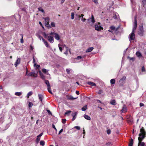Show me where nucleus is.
Instances as JSON below:
<instances>
[{
    "instance_id": "1",
    "label": "nucleus",
    "mask_w": 146,
    "mask_h": 146,
    "mask_svg": "<svg viewBox=\"0 0 146 146\" xmlns=\"http://www.w3.org/2000/svg\"><path fill=\"white\" fill-rule=\"evenodd\" d=\"M145 133L143 127L141 129L138 137V146H144L145 143L141 141L145 137Z\"/></svg>"
},
{
    "instance_id": "2",
    "label": "nucleus",
    "mask_w": 146,
    "mask_h": 146,
    "mask_svg": "<svg viewBox=\"0 0 146 146\" xmlns=\"http://www.w3.org/2000/svg\"><path fill=\"white\" fill-rule=\"evenodd\" d=\"M94 27L95 30L98 31H101V30L103 29V28L101 26L100 23L99 22L95 24Z\"/></svg>"
},
{
    "instance_id": "3",
    "label": "nucleus",
    "mask_w": 146,
    "mask_h": 146,
    "mask_svg": "<svg viewBox=\"0 0 146 146\" xmlns=\"http://www.w3.org/2000/svg\"><path fill=\"white\" fill-rule=\"evenodd\" d=\"M87 20L88 21V23L89 24L91 25H93L95 22V20L94 16L93 15H92L91 17L88 19Z\"/></svg>"
},
{
    "instance_id": "4",
    "label": "nucleus",
    "mask_w": 146,
    "mask_h": 146,
    "mask_svg": "<svg viewBox=\"0 0 146 146\" xmlns=\"http://www.w3.org/2000/svg\"><path fill=\"white\" fill-rule=\"evenodd\" d=\"M134 31H132L131 33L129 36V39L130 41L134 40L135 38V35L134 34Z\"/></svg>"
},
{
    "instance_id": "5",
    "label": "nucleus",
    "mask_w": 146,
    "mask_h": 146,
    "mask_svg": "<svg viewBox=\"0 0 146 146\" xmlns=\"http://www.w3.org/2000/svg\"><path fill=\"white\" fill-rule=\"evenodd\" d=\"M136 16H135V20H134V22L133 24V31H133L135 32V30H136V29L137 25V22L136 20Z\"/></svg>"
},
{
    "instance_id": "6",
    "label": "nucleus",
    "mask_w": 146,
    "mask_h": 146,
    "mask_svg": "<svg viewBox=\"0 0 146 146\" xmlns=\"http://www.w3.org/2000/svg\"><path fill=\"white\" fill-rule=\"evenodd\" d=\"M48 41L51 43H52L54 41L53 37L49 35L48 36Z\"/></svg>"
},
{
    "instance_id": "7",
    "label": "nucleus",
    "mask_w": 146,
    "mask_h": 146,
    "mask_svg": "<svg viewBox=\"0 0 146 146\" xmlns=\"http://www.w3.org/2000/svg\"><path fill=\"white\" fill-rule=\"evenodd\" d=\"M21 59L20 58H17V60L16 62H15L14 65L16 67L20 63Z\"/></svg>"
},
{
    "instance_id": "8",
    "label": "nucleus",
    "mask_w": 146,
    "mask_h": 146,
    "mask_svg": "<svg viewBox=\"0 0 146 146\" xmlns=\"http://www.w3.org/2000/svg\"><path fill=\"white\" fill-rule=\"evenodd\" d=\"M54 36L55 38L57 40H58L60 39V36L59 35L56 33H54Z\"/></svg>"
},
{
    "instance_id": "9",
    "label": "nucleus",
    "mask_w": 146,
    "mask_h": 146,
    "mask_svg": "<svg viewBox=\"0 0 146 146\" xmlns=\"http://www.w3.org/2000/svg\"><path fill=\"white\" fill-rule=\"evenodd\" d=\"M127 108L126 106L124 105L122 108V109L121 110V112L123 113L127 111Z\"/></svg>"
},
{
    "instance_id": "10",
    "label": "nucleus",
    "mask_w": 146,
    "mask_h": 146,
    "mask_svg": "<svg viewBox=\"0 0 146 146\" xmlns=\"http://www.w3.org/2000/svg\"><path fill=\"white\" fill-rule=\"evenodd\" d=\"M87 83L90 85L92 86H96V84L95 83L92 82H87Z\"/></svg>"
},
{
    "instance_id": "11",
    "label": "nucleus",
    "mask_w": 146,
    "mask_h": 146,
    "mask_svg": "<svg viewBox=\"0 0 146 146\" xmlns=\"http://www.w3.org/2000/svg\"><path fill=\"white\" fill-rule=\"evenodd\" d=\"M42 41L47 47H49V45L48 42L46 41L44 39H42Z\"/></svg>"
},
{
    "instance_id": "12",
    "label": "nucleus",
    "mask_w": 146,
    "mask_h": 146,
    "mask_svg": "<svg viewBox=\"0 0 146 146\" xmlns=\"http://www.w3.org/2000/svg\"><path fill=\"white\" fill-rule=\"evenodd\" d=\"M94 49L93 47H91L88 48L86 50V52H88L92 51Z\"/></svg>"
},
{
    "instance_id": "13",
    "label": "nucleus",
    "mask_w": 146,
    "mask_h": 146,
    "mask_svg": "<svg viewBox=\"0 0 146 146\" xmlns=\"http://www.w3.org/2000/svg\"><path fill=\"white\" fill-rule=\"evenodd\" d=\"M38 96L39 97V99L42 102V99L43 98V96L42 95L40 94H38Z\"/></svg>"
},
{
    "instance_id": "14",
    "label": "nucleus",
    "mask_w": 146,
    "mask_h": 146,
    "mask_svg": "<svg viewBox=\"0 0 146 146\" xmlns=\"http://www.w3.org/2000/svg\"><path fill=\"white\" fill-rule=\"evenodd\" d=\"M84 117L85 118L88 120H90L91 119L90 117L88 115H84Z\"/></svg>"
},
{
    "instance_id": "15",
    "label": "nucleus",
    "mask_w": 146,
    "mask_h": 146,
    "mask_svg": "<svg viewBox=\"0 0 146 146\" xmlns=\"http://www.w3.org/2000/svg\"><path fill=\"white\" fill-rule=\"evenodd\" d=\"M44 82L47 85V87H48V86H50L49 82L48 81L46 80H44Z\"/></svg>"
},
{
    "instance_id": "16",
    "label": "nucleus",
    "mask_w": 146,
    "mask_h": 146,
    "mask_svg": "<svg viewBox=\"0 0 146 146\" xmlns=\"http://www.w3.org/2000/svg\"><path fill=\"white\" fill-rule=\"evenodd\" d=\"M110 104L113 105H115L116 104L115 101V100H111L110 102Z\"/></svg>"
},
{
    "instance_id": "17",
    "label": "nucleus",
    "mask_w": 146,
    "mask_h": 146,
    "mask_svg": "<svg viewBox=\"0 0 146 146\" xmlns=\"http://www.w3.org/2000/svg\"><path fill=\"white\" fill-rule=\"evenodd\" d=\"M142 5H143V6L145 8V5L146 4V0H142Z\"/></svg>"
},
{
    "instance_id": "18",
    "label": "nucleus",
    "mask_w": 146,
    "mask_h": 146,
    "mask_svg": "<svg viewBox=\"0 0 146 146\" xmlns=\"http://www.w3.org/2000/svg\"><path fill=\"white\" fill-rule=\"evenodd\" d=\"M33 94V92L32 91H30L27 94V97L28 98H29V96H31Z\"/></svg>"
},
{
    "instance_id": "19",
    "label": "nucleus",
    "mask_w": 146,
    "mask_h": 146,
    "mask_svg": "<svg viewBox=\"0 0 146 146\" xmlns=\"http://www.w3.org/2000/svg\"><path fill=\"white\" fill-rule=\"evenodd\" d=\"M115 80L114 79H112L110 80V83L111 84H114L115 83Z\"/></svg>"
},
{
    "instance_id": "20",
    "label": "nucleus",
    "mask_w": 146,
    "mask_h": 146,
    "mask_svg": "<svg viewBox=\"0 0 146 146\" xmlns=\"http://www.w3.org/2000/svg\"><path fill=\"white\" fill-rule=\"evenodd\" d=\"M21 92H16L15 93V95L16 96H19L22 94Z\"/></svg>"
},
{
    "instance_id": "21",
    "label": "nucleus",
    "mask_w": 146,
    "mask_h": 146,
    "mask_svg": "<svg viewBox=\"0 0 146 146\" xmlns=\"http://www.w3.org/2000/svg\"><path fill=\"white\" fill-rule=\"evenodd\" d=\"M141 26H140V30L141 31V33H143V24H141Z\"/></svg>"
},
{
    "instance_id": "22",
    "label": "nucleus",
    "mask_w": 146,
    "mask_h": 146,
    "mask_svg": "<svg viewBox=\"0 0 146 146\" xmlns=\"http://www.w3.org/2000/svg\"><path fill=\"white\" fill-rule=\"evenodd\" d=\"M133 143V140L131 139L130 141L129 144V146H132Z\"/></svg>"
},
{
    "instance_id": "23",
    "label": "nucleus",
    "mask_w": 146,
    "mask_h": 146,
    "mask_svg": "<svg viewBox=\"0 0 146 146\" xmlns=\"http://www.w3.org/2000/svg\"><path fill=\"white\" fill-rule=\"evenodd\" d=\"M136 54L137 56L138 57H140L141 56V54L139 52H137L136 53Z\"/></svg>"
},
{
    "instance_id": "24",
    "label": "nucleus",
    "mask_w": 146,
    "mask_h": 146,
    "mask_svg": "<svg viewBox=\"0 0 146 146\" xmlns=\"http://www.w3.org/2000/svg\"><path fill=\"white\" fill-rule=\"evenodd\" d=\"M87 108V106L85 105L82 108V110L83 111H85L86 110Z\"/></svg>"
},
{
    "instance_id": "25",
    "label": "nucleus",
    "mask_w": 146,
    "mask_h": 146,
    "mask_svg": "<svg viewBox=\"0 0 146 146\" xmlns=\"http://www.w3.org/2000/svg\"><path fill=\"white\" fill-rule=\"evenodd\" d=\"M40 137H39L38 136H37V138L36 140V142L37 143H38L39 142V141L40 140Z\"/></svg>"
},
{
    "instance_id": "26",
    "label": "nucleus",
    "mask_w": 146,
    "mask_h": 146,
    "mask_svg": "<svg viewBox=\"0 0 146 146\" xmlns=\"http://www.w3.org/2000/svg\"><path fill=\"white\" fill-rule=\"evenodd\" d=\"M64 46L65 47L66 49V50L65 51V52H64V54L67 55L68 54V48L65 45H64Z\"/></svg>"
},
{
    "instance_id": "27",
    "label": "nucleus",
    "mask_w": 146,
    "mask_h": 146,
    "mask_svg": "<svg viewBox=\"0 0 146 146\" xmlns=\"http://www.w3.org/2000/svg\"><path fill=\"white\" fill-rule=\"evenodd\" d=\"M44 19L45 20L46 22H47V23H48V22L49 20V19L48 17L44 18Z\"/></svg>"
},
{
    "instance_id": "28",
    "label": "nucleus",
    "mask_w": 146,
    "mask_h": 146,
    "mask_svg": "<svg viewBox=\"0 0 146 146\" xmlns=\"http://www.w3.org/2000/svg\"><path fill=\"white\" fill-rule=\"evenodd\" d=\"M40 145L44 146L45 144V142L43 141H41L40 142Z\"/></svg>"
},
{
    "instance_id": "29",
    "label": "nucleus",
    "mask_w": 146,
    "mask_h": 146,
    "mask_svg": "<svg viewBox=\"0 0 146 146\" xmlns=\"http://www.w3.org/2000/svg\"><path fill=\"white\" fill-rule=\"evenodd\" d=\"M71 112V111H66L65 113V115H69V114Z\"/></svg>"
},
{
    "instance_id": "30",
    "label": "nucleus",
    "mask_w": 146,
    "mask_h": 146,
    "mask_svg": "<svg viewBox=\"0 0 146 146\" xmlns=\"http://www.w3.org/2000/svg\"><path fill=\"white\" fill-rule=\"evenodd\" d=\"M74 13L72 12L71 13V19H74Z\"/></svg>"
},
{
    "instance_id": "31",
    "label": "nucleus",
    "mask_w": 146,
    "mask_h": 146,
    "mask_svg": "<svg viewBox=\"0 0 146 146\" xmlns=\"http://www.w3.org/2000/svg\"><path fill=\"white\" fill-rule=\"evenodd\" d=\"M48 90V92L51 94H52V93L50 90V86H48L47 88Z\"/></svg>"
},
{
    "instance_id": "32",
    "label": "nucleus",
    "mask_w": 146,
    "mask_h": 146,
    "mask_svg": "<svg viewBox=\"0 0 146 146\" xmlns=\"http://www.w3.org/2000/svg\"><path fill=\"white\" fill-rule=\"evenodd\" d=\"M38 10L39 11H41L42 13L44 12V10L41 7H39V8H38Z\"/></svg>"
},
{
    "instance_id": "33",
    "label": "nucleus",
    "mask_w": 146,
    "mask_h": 146,
    "mask_svg": "<svg viewBox=\"0 0 146 146\" xmlns=\"http://www.w3.org/2000/svg\"><path fill=\"white\" fill-rule=\"evenodd\" d=\"M77 113L76 112H73L72 113V115L73 117H75L77 114Z\"/></svg>"
},
{
    "instance_id": "34",
    "label": "nucleus",
    "mask_w": 146,
    "mask_h": 146,
    "mask_svg": "<svg viewBox=\"0 0 146 146\" xmlns=\"http://www.w3.org/2000/svg\"><path fill=\"white\" fill-rule=\"evenodd\" d=\"M50 25L53 27H55V23L54 22H52L51 23Z\"/></svg>"
},
{
    "instance_id": "35",
    "label": "nucleus",
    "mask_w": 146,
    "mask_h": 146,
    "mask_svg": "<svg viewBox=\"0 0 146 146\" xmlns=\"http://www.w3.org/2000/svg\"><path fill=\"white\" fill-rule=\"evenodd\" d=\"M33 105V103L31 102H29V108H31Z\"/></svg>"
},
{
    "instance_id": "36",
    "label": "nucleus",
    "mask_w": 146,
    "mask_h": 146,
    "mask_svg": "<svg viewBox=\"0 0 146 146\" xmlns=\"http://www.w3.org/2000/svg\"><path fill=\"white\" fill-rule=\"evenodd\" d=\"M74 128L76 129H77V130H80V126H75L74 127Z\"/></svg>"
},
{
    "instance_id": "37",
    "label": "nucleus",
    "mask_w": 146,
    "mask_h": 146,
    "mask_svg": "<svg viewBox=\"0 0 146 146\" xmlns=\"http://www.w3.org/2000/svg\"><path fill=\"white\" fill-rule=\"evenodd\" d=\"M41 78L43 79H44L45 78V77L43 75V74H41L40 75Z\"/></svg>"
},
{
    "instance_id": "38",
    "label": "nucleus",
    "mask_w": 146,
    "mask_h": 146,
    "mask_svg": "<svg viewBox=\"0 0 146 146\" xmlns=\"http://www.w3.org/2000/svg\"><path fill=\"white\" fill-rule=\"evenodd\" d=\"M28 76H35L33 75V73L32 72H31V73H30L28 74Z\"/></svg>"
},
{
    "instance_id": "39",
    "label": "nucleus",
    "mask_w": 146,
    "mask_h": 146,
    "mask_svg": "<svg viewBox=\"0 0 146 146\" xmlns=\"http://www.w3.org/2000/svg\"><path fill=\"white\" fill-rule=\"evenodd\" d=\"M126 79V77L125 76L123 77L120 80H124Z\"/></svg>"
},
{
    "instance_id": "40",
    "label": "nucleus",
    "mask_w": 146,
    "mask_h": 146,
    "mask_svg": "<svg viewBox=\"0 0 146 146\" xmlns=\"http://www.w3.org/2000/svg\"><path fill=\"white\" fill-rule=\"evenodd\" d=\"M111 130L110 129H108L107 131V133L108 134H110L111 133Z\"/></svg>"
},
{
    "instance_id": "41",
    "label": "nucleus",
    "mask_w": 146,
    "mask_h": 146,
    "mask_svg": "<svg viewBox=\"0 0 146 146\" xmlns=\"http://www.w3.org/2000/svg\"><path fill=\"white\" fill-rule=\"evenodd\" d=\"M48 35H49V34H46V33H43V35L45 38H46L47 36H48Z\"/></svg>"
},
{
    "instance_id": "42",
    "label": "nucleus",
    "mask_w": 146,
    "mask_h": 146,
    "mask_svg": "<svg viewBox=\"0 0 146 146\" xmlns=\"http://www.w3.org/2000/svg\"><path fill=\"white\" fill-rule=\"evenodd\" d=\"M33 62L34 63V66H35V65H36V63H35V59L34 58V57H33Z\"/></svg>"
},
{
    "instance_id": "43",
    "label": "nucleus",
    "mask_w": 146,
    "mask_h": 146,
    "mask_svg": "<svg viewBox=\"0 0 146 146\" xmlns=\"http://www.w3.org/2000/svg\"><path fill=\"white\" fill-rule=\"evenodd\" d=\"M58 46L59 47V49L60 50V51L61 52H62V47H61L60 46V44H59L58 45Z\"/></svg>"
},
{
    "instance_id": "44",
    "label": "nucleus",
    "mask_w": 146,
    "mask_h": 146,
    "mask_svg": "<svg viewBox=\"0 0 146 146\" xmlns=\"http://www.w3.org/2000/svg\"><path fill=\"white\" fill-rule=\"evenodd\" d=\"M42 71L44 73H46V72L47 70L46 69L44 68L42 70Z\"/></svg>"
},
{
    "instance_id": "45",
    "label": "nucleus",
    "mask_w": 146,
    "mask_h": 146,
    "mask_svg": "<svg viewBox=\"0 0 146 146\" xmlns=\"http://www.w3.org/2000/svg\"><path fill=\"white\" fill-rule=\"evenodd\" d=\"M82 57L81 56H78L77 57L76 59L77 60H79L81 59L82 58Z\"/></svg>"
},
{
    "instance_id": "46",
    "label": "nucleus",
    "mask_w": 146,
    "mask_h": 146,
    "mask_svg": "<svg viewBox=\"0 0 146 146\" xmlns=\"http://www.w3.org/2000/svg\"><path fill=\"white\" fill-rule=\"evenodd\" d=\"M110 28L112 30H114L115 29V27L114 26H111L110 27Z\"/></svg>"
},
{
    "instance_id": "47",
    "label": "nucleus",
    "mask_w": 146,
    "mask_h": 146,
    "mask_svg": "<svg viewBox=\"0 0 146 146\" xmlns=\"http://www.w3.org/2000/svg\"><path fill=\"white\" fill-rule=\"evenodd\" d=\"M103 93V91L102 90H99L98 92V94H102Z\"/></svg>"
},
{
    "instance_id": "48",
    "label": "nucleus",
    "mask_w": 146,
    "mask_h": 146,
    "mask_svg": "<svg viewBox=\"0 0 146 146\" xmlns=\"http://www.w3.org/2000/svg\"><path fill=\"white\" fill-rule=\"evenodd\" d=\"M38 38H39V39L41 40V39H42H42H44V38H43L41 36H40V35H39L38 36Z\"/></svg>"
},
{
    "instance_id": "49",
    "label": "nucleus",
    "mask_w": 146,
    "mask_h": 146,
    "mask_svg": "<svg viewBox=\"0 0 146 146\" xmlns=\"http://www.w3.org/2000/svg\"><path fill=\"white\" fill-rule=\"evenodd\" d=\"M93 1L96 4H97L98 3L97 0H93Z\"/></svg>"
},
{
    "instance_id": "50",
    "label": "nucleus",
    "mask_w": 146,
    "mask_h": 146,
    "mask_svg": "<svg viewBox=\"0 0 146 146\" xmlns=\"http://www.w3.org/2000/svg\"><path fill=\"white\" fill-rule=\"evenodd\" d=\"M66 72L68 74H69L70 73V70L69 69H66Z\"/></svg>"
},
{
    "instance_id": "51",
    "label": "nucleus",
    "mask_w": 146,
    "mask_h": 146,
    "mask_svg": "<svg viewBox=\"0 0 146 146\" xmlns=\"http://www.w3.org/2000/svg\"><path fill=\"white\" fill-rule=\"evenodd\" d=\"M63 131V129H61L59 131L58 133V135H60Z\"/></svg>"
},
{
    "instance_id": "52",
    "label": "nucleus",
    "mask_w": 146,
    "mask_h": 146,
    "mask_svg": "<svg viewBox=\"0 0 146 146\" xmlns=\"http://www.w3.org/2000/svg\"><path fill=\"white\" fill-rule=\"evenodd\" d=\"M69 99H70L73 100L76 99V98H74L72 96H71L70 97Z\"/></svg>"
},
{
    "instance_id": "53",
    "label": "nucleus",
    "mask_w": 146,
    "mask_h": 146,
    "mask_svg": "<svg viewBox=\"0 0 146 146\" xmlns=\"http://www.w3.org/2000/svg\"><path fill=\"white\" fill-rule=\"evenodd\" d=\"M52 127L53 128H54L55 130L56 131L57 129H56V128L54 125L52 124Z\"/></svg>"
},
{
    "instance_id": "54",
    "label": "nucleus",
    "mask_w": 146,
    "mask_h": 146,
    "mask_svg": "<svg viewBox=\"0 0 146 146\" xmlns=\"http://www.w3.org/2000/svg\"><path fill=\"white\" fill-rule=\"evenodd\" d=\"M66 121V119H62V122L63 123H65Z\"/></svg>"
},
{
    "instance_id": "55",
    "label": "nucleus",
    "mask_w": 146,
    "mask_h": 146,
    "mask_svg": "<svg viewBox=\"0 0 146 146\" xmlns=\"http://www.w3.org/2000/svg\"><path fill=\"white\" fill-rule=\"evenodd\" d=\"M145 71V68L144 67H143L142 68V72H144Z\"/></svg>"
},
{
    "instance_id": "56",
    "label": "nucleus",
    "mask_w": 146,
    "mask_h": 146,
    "mask_svg": "<svg viewBox=\"0 0 146 146\" xmlns=\"http://www.w3.org/2000/svg\"><path fill=\"white\" fill-rule=\"evenodd\" d=\"M36 67L38 69H39L40 68V65H37L36 66Z\"/></svg>"
},
{
    "instance_id": "57",
    "label": "nucleus",
    "mask_w": 146,
    "mask_h": 146,
    "mask_svg": "<svg viewBox=\"0 0 146 146\" xmlns=\"http://www.w3.org/2000/svg\"><path fill=\"white\" fill-rule=\"evenodd\" d=\"M113 17L114 19H117L116 15L115 14V15L113 16Z\"/></svg>"
},
{
    "instance_id": "58",
    "label": "nucleus",
    "mask_w": 146,
    "mask_h": 146,
    "mask_svg": "<svg viewBox=\"0 0 146 146\" xmlns=\"http://www.w3.org/2000/svg\"><path fill=\"white\" fill-rule=\"evenodd\" d=\"M76 93L78 95H79L80 94L79 92L78 91H76Z\"/></svg>"
},
{
    "instance_id": "59",
    "label": "nucleus",
    "mask_w": 146,
    "mask_h": 146,
    "mask_svg": "<svg viewBox=\"0 0 146 146\" xmlns=\"http://www.w3.org/2000/svg\"><path fill=\"white\" fill-rule=\"evenodd\" d=\"M144 106V104L142 103H141L140 104V107H142V106Z\"/></svg>"
},
{
    "instance_id": "60",
    "label": "nucleus",
    "mask_w": 146,
    "mask_h": 146,
    "mask_svg": "<svg viewBox=\"0 0 146 146\" xmlns=\"http://www.w3.org/2000/svg\"><path fill=\"white\" fill-rule=\"evenodd\" d=\"M42 134H43V133H41L38 136L39 137H40L42 135Z\"/></svg>"
},
{
    "instance_id": "61",
    "label": "nucleus",
    "mask_w": 146,
    "mask_h": 146,
    "mask_svg": "<svg viewBox=\"0 0 146 146\" xmlns=\"http://www.w3.org/2000/svg\"><path fill=\"white\" fill-rule=\"evenodd\" d=\"M21 43H23V38H22L21 39Z\"/></svg>"
},
{
    "instance_id": "62",
    "label": "nucleus",
    "mask_w": 146,
    "mask_h": 146,
    "mask_svg": "<svg viewBox=\"0 0 146 146\" xmlns=\"http://www.w3.org/2000/svg\"><path fill=\"white\" fill-rule=\"evenodd\" d=\"M86 20V19L85 18H83L82 19V21L84 22H85Z\"/></svg>"
},
{
    "instance_id": "63",
    "label": "nucleus",
    "mask_w": 146,
    "mask_h": 146,
    "mask_svg": "<svg viewBox=\"0 0 146 146\" xmlns=\"http://www.w3.org/2000/svg\"><path fill=\"white\" fill-rule=\"evenodd\" d=\"M54 33H54L51 32L50 33L49 35H54Z\"/></svg>"
},
{
    "instance_id": "64",
    "label": "nucleus",
    "mask_w": 146,
    "mask_h": 146,
    "mask_svg": "<svg viewBox=\"0 0 146 146\" xmlns=\"http://www.w3.org/2000/svg\"><path fill=\"white\" fill-rule=\"evenodd\" d=\"M76 116H75V117H73V118H72V120H73H73H74L75 119H76Z\"/></svg>"
}]
</instances>
